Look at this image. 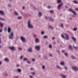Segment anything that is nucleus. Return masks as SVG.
Returning <instances> with one entry per match:
<instances>
[{
  "instance_id": "obj_41",
  "label": "nucleus",
  "mask_w": 78,
  "mask_h": 78,
  "mask_svg": "<svg viewBox=\"0 0 78 78\" xmlns=\"http://www.w3.org/2000/svg\"><path fill=\"white\" fill-rule=\"evenodd\" d=\"M49 48H51L52 47V46H51V45L50 44L49 46Z\"/></svg>"
},
{
  "instance_id": "obj_1",
  "label": "nucleus",
  "mask_w": 78,
  "mask_h": 78,
  "mask_svg": "<svg viewBox=\"0 0 78 78\" xmlns=\"http://www.w3.org/2000/svg\"><path fill=\"white\" fill-rule=\"evenodd\" d=\"M27 27L29 29H33L34 27L31 24V22L30 20H28L27 23Z\"/></svg>"
},
{
  "instance_id": "obj_16",
  "label": "nucleus",
  "mask_w": 78,
  "mask_h": 78,
  "mask_svg": "<svg viewBox=\"0 0 78 78\" xmlns=\"http://www.w3.org/2000/svg\"><path fill=\"white\" fill-rule=\"evenodd\" d=\"M33 48H29L28 49V51H29V52H32V51H33Z\"/></svg>"
},
{
  "instance_id": "obj_43",
  "label": "nucleus",
  "mask_w": 78,
  "mask_h": 78,
  "mask_svg": "<svg viewBox=\"0 0 78 78\" xmlns=\"http://www.w3.org/2000/svg\"><path fill=\"white\" fill-rule=\"evenodd\" d=\"M61 26L62 28H63V24H61Z\"/></svg>"
},
{
  "instance_id": "obj_56",
  "label": "nucleus",
  "mask_w": 78,
  "mask_h": 78,
  "mask_svg": "<svg viewBox=\"0 0 78 78\" xmlns=\"http://www.w3.org/2000/svg\"><path fill=\"white\" fill-rule=\"evenodd\" d=\"M29 77L30 78H33V76H29Z\"/></svg>"
},
{
  "instance_id": "obj_19",
  "label": "nucleus",
  "mask_w": 78,
  "mask_h": 78,
  "mask_svg": "<svg viewBox=\"0 0 78 78\" xmlns=\"http://www.w3.org/2000/svg\"><path fill=\"white\" fill-rule=\"evenodd\" d=\"M56 67L57 69H61V66L58 65L56 66Z\"/></svg>"
},
{
  "instance_id": "obj_36",
  "label": "nucleus",
  "mask_w": 78,
  "mask_h": 78,
  "mask_svg": "<svg viewBox=\"0 0 78 78\" xmlns=\"http://www.w3.org/2000/svg\"><path fill=\"white\" fill-rule=\"evenodd\" d=\"M44 39H47V38H48V37H47V36L46 35H45L44 36Z\"/></svg>"
},
{
  "instance_id": "obj_63",
  "label": "nucleus",
  "mask_w": 78,
  "mask_h": 78,
  "mask_svg": "<svg viewBox=\"0 0 78 78\" xmlns=\"http://www.w3.org/2000/svg\"><path fill=\"white\" fill-rule=\"evenodd\" d=\"M65 8H68V7L67 6H65Z\"/></svg>"
},
{
  "instance_id": "obj_5",
  "label": "nucleus",
  "mask_w": 78,
  "mask_h": 78,
  "mask_svg": "<svg viewBox=\"0 0 78 78\" xmlns=\"http://www.w3.org/2000/svg\"><path fill=\"white\" fill-rule=\"evenodd\" d=\"M45 18L47 20H49L50 21H51V22H53L54 21L53 19V18L51 17L46 16Z\"/></svg>"
},
{
  "instance_id": "obj_44",
  "label": "nucleus",
  "mask_w": 78,
  "mask_h": 78,
  "mask_svg": "<svg viewBox=\"0 0 78 78\" xmlns=\"http://www.w3.org/2000/svg\"><path fill=\"white\" fill-rule=\"evenodd\" d=\"M41 34H44V31H42L41 32Z\"/></svg>"
},
{
  "instance_id": "obj_59",
  "label": "nucleus",
  "mask_w": 78,
  "mask_h": 78,
  "mask_svg": "<svg viewBox=\"0 0 78 78\" xmlns=\"http://www.w3.org/2000/svg\"><path fill=\"white\" fill-rule=\"evenodd\" d=\"M23 9H25V7H23Z\"/></svg>"
},
{
  "instance_id": "obj_55",
  "label": "nucleus",
  "mask_w": 78,
  "mask_h": 78,
  "mask_svg": "<svg viewBox=\"0 0 78 78\" xmlns=\"http://www.w3.org/2000/svg\"><path fill=\"white\" fill-rule=\"evenodd\" d=\"M49 43V42H47L46 43V44H48Z\"/></svg>"
},
{
  "instance_id": "obj_8",
  "label": "nucleus",
  "mask_w": 78,
  "mask_h": 78,
  "mask_svg": "<svg viewBox=\"0 0 78 78\" xmlns=\"http://www.w3.org/2000/svg\"><path fill=\"white\" fill-rule=\"evenodd\" d=\"M62 5H63V4L62 3L58 5L57 7V9H58V10H60V9H61V6Z\"/></svg>"
},
{
  "instance_id": "obj_50",
  "label": "nucleus",
  "mask_w": 78,
  "mask_h": 78,
  "mask_svg": "<svg viewBox=\"0 0 78 78\" xmlns=\"http://www.w3.org/2000/svg\"><path fill=\"white\" fill-rule=\"evenodd\" d=\"M30 70H33V68H30Z\"/></svg>"
},
{
  "instance_id": "obj_27",
  "label": "nucleus",
  "mask_w": 78,
  "mask_h": 78,
  "mask_svg": "<svg viewBox=\"0 0 78 78\" xmlns=\"http://www.w3.org/2000/svg\"><path fill=\"white\" fill-rule=\"evenodd\" d=\"M24 57V56L23 55H21L20 56V59L21 60L23 59V58Z\"/></svg>"
},
{
  "instance_id": "obj_53",
  "label": "nucleus",
  "mask_w": 78,
  "mask_h": 78,
  "mask_svg": "<svg viewBox=\"0 0 78 78\" xmlns=\"http://www.w3.org/2000/svg\"><path fill=\"white\" fill-rule=\"evenodd\" d=\"M2 32V29H1L0 30V33H1Z\"/></svg>"
},
{
  "instance_id": "obj_26",
  "label": "nucleus",
  "mask_w": 78,
  "mask_h": 78,
  "mask_svg": "<svg viewBox=\"0 0 78 78\" xmlns=\"http://www.w3.org/2000/svg\"><path fill=\"white\" fill-rule=\"evenodd\" d=\"M69 48L70 50H73L72 46H71L70 45L69 46Z\"/></svg>"
},
{
  "instance_id": "obj_12",
  "label": "nucleus",
  "mask_w": 78,
  "mask_h": 78,
  "mask_svg": "<svg viewBox=\"0 0 78 78\" xmlns=\"http://www.w3.org/2000/svg\"><path fill=\"white\" fill-rule=\"evenodd\" d=\"M0 14L4 16L5 15V12L3 10H0Z\"/></svg>"
},
{
  "instance_id": "obj_6",
  "label": "nucleus",
  "mask_w": 78,
  "mask_h": 78,
  "mask_svg": "<svg viewBox=\"0 0 78 78\" xmlns=\"http://www.w3.org/2000/svg\"><path fill=\"white\" fill-rule=\"evenodd\" d=\"M20 39L22 42L25 43V38L23 36H21L20 37Z\"/></svg>"
},
{
  "instance_id": "obj_3",
  "label": "nucleus",
  "mask_w": 78,
  "mask_h": 78,
  "mask_svg": "<svg viewBox=\"0 0 78 78\" xmlns=\"http://www.w3.org/2000/svg\"><path fill=\"white\" fill-rule=\"evenodd\" d=\"M69 10L70 12H73V14L74 15L72 16L73 17H76V16L77 15L76 12L72 9H69Z\"/></svg>"
},
{
  "instance_id": "obj_47",
  "label": "nucleus",
  "mask_w": 78,
  "mask_h": 78,
  "mask_svg": "<svg viewBox=\"0 0 78 78\" xmlns=\"http://www.w3.org/2000/svg\"><path fill=\"white\" fill-rule=\"evenodd\" d=\"M32 61L34 62V61H35V59H32Z\"/></svg>"
},
{
  "instance_id": "obj_57",
  "label": "nucleus",
  "mask_w": 78,
  "mask_h": 78,
  "mask_svg": "<svg viewBox=\"0 0 78 78\" xmlns=\"http://www.w3.org/2000/svg\"><path fill=\"white\" fill-rule=\"evenodd\" d=\"M75 10H76V11H78V8H77Z\"/></svg>"
},
{
  "instance_id": "obj_9",
  "label": "nucleus",
  "mask_w": 78,
  "mask_h": 78,
  "mask_svg": "<svg viewBox=\"0 0 78 78\" xmlns=\"http://www.w3.org/2000/svg\"><path fill=\"white\" fill-rule=\"evenodd\" d=\"M72 69L73 70H75V71H78V68L77 67L72 66Z\"/></svg>"
},
{
  "instance_id": "obj_14",
  "label": "nucleus",
  "mask_w": 78,
  "mask_h": 78,
  "mask_svg": "<svg viewBox=\"0 0 78 78\" xmlns=\"http://www.w3.org/2000/svg\"><path fill=\"white\" fill-rule=\"evenodd\" d=\"M35 42H36V43H38L39 41V38H38V37H37L36 38H35Z\"/></svg>"
},
{
  "instance_id": "obj_20",
  "label": "nucleus",
  "mask_w": 78,
  "mask_h": 78,
  "mask_svg": "<svg viewBox=\"0 0 78 78\" xmlns=\"http://www.w3.org/2000/svg\"><path fill=\"white\" fill-rule=\"evenodd\" d=\"M14 14L16 15V16H18V15H19V13H18V12H17L16 11H15L14 12Z\"/></svg>"
},
{
  "instance_id": "obj_24",
  "label": "nucleus",
  "mask_w": 78,
  "mask_h": 78,
  "mask_svg": "<svg viewBox=\"0 0 78 78\" xmlns=\"http://www.w3.org/2000/svg\"><path fill=\"white\" fill-rule=\"evenodd\" d=\"M73 3H75V4H78V1H73Z\"/></svg>"
},
{
  "instance_id": "obj_38",
  "label": "nucleus",
  "mask_w": 78,
  "mask_h": 78,
  "mask_svg": "<svg viewBox=\"0 0 78 78\" xmlns=\"http://www.w3.org/2000/svg\"><path fill=\"white\" fill-rule=\"evenodd\" d=\"M71 58L72 59H75L76 58L75 56H71Z\"/></svg>"
},
{
  "instance_id": "obj_10",
  "label": "nucleus",
  "mask_w": 78,
  "mask_h": 78,
  "mask_svg": "<svg viewBox=\"0 0 78 78\" xmlns=\"http://www.w3.org/2000/svg\"><path fill=\"white\" fill-rule=\"evenodd\" d=\"M12 31V28L10 27H8V32L9 33H10Z\"/></svg>"
},
{
  "instance_id": "obj_35",
  "label": "nucleus",
  "mask_w": 78,
  "mask_h": 78,
  "mask_svg": "<svg viewBox=\"0 0 78 78\" xmlns=\"http://www.w3.org/2000/svg\"><path fill=\"white\" fill-rule=\"evenodd\" d=\"M64 68L66 70H68V69H67V66H65Z\"/></svg>"
},
{
  "instance_id": "obj_60",
  "label": "nucleus",
  "mask_w": 78,
  "mask_h": 78,
  "mask_svg": "<svg viewBox=\"0 0 78 78\" xmlns=\"http://www.w3.org/2000/svg\"><path fill=\"white\" fill-rule=\"evenodd\" d=\"M2 62H0V65H2Z\"/></svg>"
},
{
  "instance_id": "obj_51",
  "label": "nucleus",
  "mask_w": 78,
  "mask_h": 78,
  "mask_svg": "<svg viewBox=\"0 0 78 78\" xmlns=\"http://www.w3.org/2000/svg\"><path fill=\"white\" fill-rule=\"evenodd\" d=\"M18 76H15V77H14V78H18Z\"/></svg>"
},
{
  "instance_id": "obj_18",
  "label": "nucleus",
  "mask_w": 78,
  "mask_h": 78,
  "mask_svg": "<svg viewBox=\"0 0 78 78\" xmlns=\"http://www.w3.org/2000/svg\"><path fill=\"white\" fill-rule=\"evenodd\" d=\"M60 64L61 66H64L65 65L64 62L63 61L61 62Z\"/></svg>"
},
{
  "instance_id": "obj_17",
  "label": "nucleus",
  "mask_w": 78,
  "mask_h": 78,
  "mask_svg": "<svg viewBox=\"0 0 78 78\" xmlns=\"http://www.w3.org/2000/svg\"><path fill=\"white\" fill-rule=\"evenodd\" d=\"M4 61L5 62H9V60L7 58H6L4 59Z\"/></svg>"
},
{
  "instance_id": "obj_39",
  "label": "nucleus",
  "mask_w": 78,
  "mask_h": 78,
  "mask_svg": "<svg viewBox=\"0 0 78 78\" xmlns=\"http://www.w3.org/2000/svg\"><path fill=\"white\" fill-rule=\"evenodd\" d=\"M20 66V65L19 64H16V66L17 67H19Z\"/></svg>"
},
{
  "instance_id": "obj_31",
  "label": "nucleus",
  "mask_w": 78,
  "mask_h": 78,
  "mask_svg": "<svg viewBox=\"0 0 78 78\" xmlns=\"http://www.w3.org/2000/svg\"><path fill=\"white\" fill-rule=\"evenodd\" d=\"M34 37L35 38V39H36V38H37V35L35 34H34Z\"/></svg>"
},
{
  "instance_id": "obj_30",
  "label": "nucleus",
  "mask_w": 78,
  "mask_h": 78,
  "mask_svg": "<svg viewBox=\"0 0 78 78\" xmlns=\"http://www.w3.org/2000/svg\"><path fill=\"white\" fill-rule=\"evenodd\" d=\"M28 59L27 58H25L23 59V61H28Z\"/></svg>"
},
{
  "instance_id": "obj_29",
  "label": "nucleus",
  "mask_w": 78,
  "mask_h": 78,
  "mask_svg": "<svg viewBox=\"0 0 78 78\" xmlns=\"http://www.w3.org/2000/svg\"><path fill=\"white\" fill-rule=\"evenodd\" d=\"M42 69L44 70L45 69V66L44 65H43L42 66Z\"/></svg>"
},
{
  "instance_id": "obj_22",
  "label": "nucleus",
  "mask_w": 78,
  "mask_h": 78,
  "mask_svg": "<svg viewBox=\"0 0 78 78\" xmlns=\"http://www.w3.org/2000/svg\"><path fill=\"white\" fill-rule=\"evenodd\" d=\"M17 71L18 72H22V70L21 69H18V70H17Z\"/></svg>"
},
{
  "instance_id": "obj_25",
  "label": "nucleus",
  "mask_w": 78,
  "mask_h": 78,
  "mask_svg": "<svg viewBox=\"0 0 78 78\" xmlns=\"http://www.w3.org/2000/svg\"><path fill=\"white\" fill-rule=\"evenodd\" d=\"M61 0H58L57 3H61Z\"/></svg>"
},
{
  "instance_id": "obj_61",
  "label": "nucleus",
  "mask_w": 78,
  "mask_h": 78,
  "mask_svg": "<svg viewBox=\"0 0 78 78\" xmlns=\"http://www.w3.org/2000/svg\"><path fill=\"white\" fill-rule=\"evenodd\" d=\"M2 18L0 17V20H2Z\"/></svg>"
},
{
  "instance_id": "obj_11",
  "label": "nucleus",
  "mask_w": 78,
  "mask_h": 78,
  "mask_svg": "<svg viewBox=\"0 0 78 78\" xmlns=\"http://www.w3.org/2000/svg\"><path fill=\"white\" fill-rule=\"evenodd\" d=\"M60 76L62 78H66L67 77V76L66 75H64L62 74H60Z\"/></svg>"
},
{
  "instance_id": "obj_4",
  "label": "nucleus",
  "mask_w": 78,
  "mask_h": 78,
  "mask_svg": "<svg viewBox=\"0 0 78 78\" xmlns=\"http://www.w3.org/2000/svg\"><path fill=\"white\" fill-rule=\"evenodd\" d=\"M14 35V33L13 32H12L9 35V39L12 40L13 39Z\"/></svg>"
},
{
  "instance_id": "obj_23",
  "label": "nucleus",
  "mask_w": 78,
  "mask_h": 78,
  "mask_svg": "<svg viewBox=\"0 0 78 78\" xmlns=\"http://www.w3.org/2000/svg\"><path fill=\"white\" fill-rule=\"evenodd\" d=\"M17 18L18 20H20V19H22V16H19L17 17Z\"/></svg>"
},
{
  "instance_id": "obj_34",
  "label": "nucleus",
  "mask_w": 78,
  "mask_h": 78,
  "mask_svg": "<svg viewBox=\"0 0 78 78\" xmlns=\"http://www.w3.org/2000/svg\"><path fill=\"white\" fill-rule=\"evenodd\" d=\"M78 29V28L76 27L75 28H74L73 29V30H74V31H76V30H77V29Z\"/></svg>"
},
{
  "instance_id": "obj_42",
  "label": "nucleus",
  "mask_w": 78,
  "mask_h": 78,
  "mask_svg": "<svg viewBox=\"0 0 78 78\" xmlns=\"http://www.w3.org/2000/svg\"><path fill=\"white\" fill-rule=\"evenodd\" d=\"M27 63H28V64H30L31 62H30V61H27Z\"/></svg>"
},
{
  "instance_id": "obj_49",
  "label": "nucleus",
  "mask_w": 78,
  "mask_h": 78,
  "mask_svg": "<svg viewBox=\"0 0 78 78\" xmlns=\"http://www.w3.org/2000/svg\"><path fill=\"white\" fill-rule=\"evenodd\" d=\"M32 74L33 75H35V73L34 72L32 73Z\"/></svg>"
},
{
  "instance_id": "obj_2",
  "label": "nucleus",
  "mask_w": 78,
  "mask_h": 78,
  "mask_svg": "<svg viewBox=\"0 0 78 78\" xmlns=\"http://www.w3.org/2000/svg\"><path fill=\"white\" fill-rule=\"evenodd\" d=\"M64 35L65 36L66 40H69V36L68 35V34L66 33L63 34H62L61 35V37H62L63 39H64Z\"/></svg>"
},
{
  "instance_id": "obj_62",
  "label": "nucleus",
  "mask_w": 78,
  "mask_h": 78,
  "mask_svg": "<svg viewBox=\"0 0 78 78\" xmlns=\"http://www.w3.org/2000/svg\"><path fill=\"white\" fill-rule=\"evenodd\" d=\"M51 8V7H50V6H48V8Z\"/></svg>"
},
{
  "instance_id": "obj_7",
  "label": "nucleus",
  "mask_w": 78,
  "mask_h": 78,
  "mask_svg": "<svg viewBox=\"0 0 78 78\" xmlns=\"http://www.w3.org/2000/svg\"><path fill=\"white\" fill-rule=\"evenodd\" d=\"M35 48L37 50H38V51H39L41 49V46L39 45H38L37 46H36L35 47Z\"/></svg>"
},
{
  "instance_id": "obj_46",
  "label": "nucleus",
  "mask_w": 78,
  "mask_h": 78,
  "mask_svg": "<svg viewBox=\"0 0 78 78\" xmlns=\"http://www.w3.org/2000/svg\"><path fill=\"white\" fill-rule=\"evenodd\" d=\"M73 47L74 48H75V49H77V48H78V47H77L74 46Z\"/></svg>"
},
{
  "instance_id": "obj_48",
  "label": "nucleus",
  "mask_w": 78,
  "mask_h": 78,
  "mask_svg": "<svg viewBox=\"0 0 78 78\" xmlns=\"http://www.w3.org/2000/svg\"><path fill=\"white\" fill-rule=\"evenodd\" d=\"M49 56L51 57H52V56H53L51 54H49Z\"/></svg>"
},
{
  "instance_id": "obj_15",
  "label": "nucleus",
  "mask_w": 78,
  "mask_h": 78,
  "mask_svg": "<svg viewBox=\"0 0 78 78\" xmlns=\"http://www.w3.org/2000/svg\"><path fill=\"white\" fill-rule=\"evenodd\" d=\"M42 16V13L41 12H39L38 14V16L39 17H41Z\"/></svg>"
},
{
  "instance_id": "obj_28",
  "label": "nucleus",
  "mask_w": 78,
  "mask_h": 78,
  "mask_svg": "<svg viewBox=\"0 0 78 78\" xmlns=\"http://www.w3.org/2000/svg\"><path fill=\"white\" fill-rule=\"evenodd\" d=\"M3 23H0V26L1 27H3Z\"/></svg>"
},
{
  "instance_id": "obj_54",
  "label": "nucleus",
  "mask_w": 78,
  "mask_h": 78,
  "mask_svg": "<svg viewBox=\"0 0 78 78\" xmlns=\"http://www.w3.org/2000/svg\"><path fill=\"white\" fill-rule=\"evenodd\" d=\"M8 6H9V7L11 6V5H10V4H9L8 5Z\"/></svg>"
},
{
  "instance_id": "obj_52",
  "label": "nucleus",
  "mask_w": 78,
  "mask_h": 78,
  "mask_svg": "<svg viewBox=\"0 0 78 78\" xmlns=\"http://www.w3.org/2000/svg\"><path fill=\"white\" fill-rule=\"evenodd\" d=\"M5 31H6V28L5 27Z\"/></svg>"
},
{
  "instance_id": "obj_32",
  "label": "nucleus",
  "mask_w": 78,
  "mask_h": 78,
  "mask_svg": "<svg viewBox=\"0 0 78 78\" xmlns=\"http://www.w3.org/2000/svg\"><path fill=\"white\" fill-rule=\"evenodd\" d=\"M50 12L51 14H53L54 13V12L52 10H50Z\"/></svg>"
},
{
  "instance_id": "obj_40",
  "label": "nucleus",
  "mask_w": 78,
  "mask_h": 78,
  "mask_svg": "<svg viewBox=\"0 0 78 78\" xmlns=\"http://www.w3.org/2000/svg\"><path fill=\"white\" fill-rule=\"evenodd\" d=\"M18 49L19 50H22V48L19 47L18 48Z\"/></svg>"
},
{
  "instance_id": "obj_37",
  "label": "nucleus",
  "mask_w": 78,
  "mask_h": 78,
  "mask_svg": "<svg viewBox=\"0 0 78 78\" xmlns=\"http://www.w3.org/2000/svg\"><path fill=\"white\" fill-rule=\"evenodd\" d=\"M49 28L51 29H53V27H52L51 26H49Z\"/></svg>"
},
{
  "instance_id": "obj_58",
  "label": "nucleus",
  "mask_w": 78,
  "mask_h": 78,
  "mask_svg": "<svg viewBox=\"0 0 78 78\" xmlns=\"http://www.w3.org/2000/svg\"><path fill=\"white\" fill-rule=\"evenodd\" d=\"M64 51H65V50H62V52H63H63H64Z\"/></svg>"
},
{
  "instance_id": "obj_13",
  "label": "nucleus",
  "mask_w": 78,
  "mask_h": 78,
  "mask_svg": "<svg viewBox=\"0 0 78 78\" xmlns=\"http://www.w3.org/2000/svg\"><path fill=\"white\" fill-rule=\"evenodd\" d=\"M9 48L12 50H15V47L14 46H12L9 47Z\"/></svg>"
},
{
  "instance_id": "obj_21",
  "label": "nucleus",
  "mask_w": 78,
  "mask_h": 78,
  "mask_svg": "<svg viewBox=\"0 0 78 78\" xmlns=\"http://www.w3.org/2000/svg\"><path fill=\"white\" fill-rule=\"evenodd\" d=\"M71 38H72V39H73V40L74 41H76V38H75V37H72Z\"/></svg>"
},
{
  "instance_id": "obj_64",
  "label": "nucleus",
  "mask_w": 78,
  "mask_h": 78,
  "mask_svg": "<svg viewBox=\"0 0 78 78\" xmlns=\"http://www.w3.org/2000/svg\"><path fill=\"white\" fill-rule=\"evenodd\" d=\"M52 39H53V40L55 39V37H53Z\"/></svg>"
},
{
  "instance_id": "obj_33",
  "label": "nucleus",
  "mask_w": 78,
  "mask_h": 78,
  "mask_svg": "<svg viewBox=\"0 0 78 78\" xmlns=\"http://www.w3.org/2000/svg\"><path fill=\"white\" fill-rule=\"evenodd\" d=\"M64 55L66 57H67V56H68V54L67 53H64Z\"/></svg>"
},
{
  "instance_id": "obj_45",
  "label": "nucleus",
  "mask_w": 78,
  "mask_h": 78,
  "mask_svg": "<svg viewBox=\"0 0 78 78\" xmlns=\"http://www.w3.org/2000/svg\"><path fill=\"white\" fill-rule=\"evenodd\" d=\"M1 20H2V21H3L4 20H5V19L3 18H2V19Z\"/></svg>"
}]
</instances>
